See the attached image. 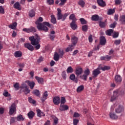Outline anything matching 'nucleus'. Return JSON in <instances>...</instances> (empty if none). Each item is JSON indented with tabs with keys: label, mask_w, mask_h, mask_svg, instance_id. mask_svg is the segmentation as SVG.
Masks as SVG:
<instances>
[{
	"label": "nucleus",
	"mask_w": 125,
	"mask_h": 125,
	"mask_svg": "<svg viewBox=\"0 0 125 125\" xmlns=\"http://www.w3.org/2000/svg\"><path fill=\"white\" fill-rule=\"evenodd\" d=\"M43 20L42 17H39L37 21L35 22L36 25H37V28L39 31H43V32H48V28L47 27H51V25L49 24V22L44 21L42 23L40 22H42ZM46 26L47 27H46Z\"/></svg>",
	"instance_id": "obj_1"
},
{
	"label": "nucleus",
	"mask_w": 125,
	"mask_h": 125,
	"mask_svg": "<svg viewBox=\"0 0 125 125\" xmlns=\"http://www.w3.org/2000/svg\"><path fill=\"white\" fill-rule=\"evenodd\" d=\"M29 41L31 42L32 45H36L35 48L36 49H40L41 48V44H40V41H41V37L38 34H35V36H31L29 38Z\"/></svg>",
	"instance_id": "obj_2"
},
{
	"label": "nucleus",
	"mask_w": 125,
	"mask_h": 125,
	"mask_svg": "<svg viewBox=\"0 0 125 125\" xmlns=\"http://www.w3.org/2000/svg\"><path fill=\"white\" fill-rule=\"evenodd\" d=\"M57 20H62V21H65L68 14L67 13L64 14L63 15L61 13V9L60 8L57 9Z\"/></svg>",
	"instance_id": "obj_3"
},
{
	"label": "nucleus",
	"mask_w": 125,
	"mask_h": 125,
	"mask_svg": "<svg viewBox=\"0 0 125 125\" xmlns=\"http://www.w3.org/2000/svg\"><path fill=\"white\" fill-rule=\"evenodd\" d=\"M16 112V104L15 103H13L10 107L9 109V115H12Z\"/></svg>",
	"instance_id": "obj_4"
},
{
	"label": "nucleus",
	"mask_w": 125,
	"mask_h": 125,
	"mask_svg": "<svg viewBox=\"0 0 125 125\" xmlns=\"http://www.w3.org/2000/svg\"><path fill=\"white\" fill-rule=\"evenodd\" d=\"M100 74H101V72H100V66H98L97 69H94L92 71V75L93 78H97V76H98V75H100Z\"/></svg>",
	"instance_id": "obj_5"
},
{
	"label": "nucleus",
	"mask_w": 125,
	"mask_h": 125,
	"mask_svg": "<svg viewBox=\"0 0 125 125\" xmlns=\"http://www.w3.org/2000/svg\"><path fill=\"white\" fill-rule=\"evenodd\" d=\"M119 90H116L113 92V95L111 97V101H114V100H116L118 96H119Z\"/></svg>",
	"instance_id": "obj_6"
},
{
	"label": "nucleus",
	"mask_w": 125,
	"mask_h": 125,
	"mask_svg": "<svg viewBox=\"0 0 125 125\" xmlns=\"http://www.w3.org/2000/svg\"><path fill=\"white\" fill-rule=\"evenodd\" d=\"M83 73V68L81 67H78L76 68L75 70V75L76 76H79L80 75H82Z\"/></svg>",
	"instance_id": "obj_7"
},
{
	"label": "nucleus",
	"mask_w": 125,
	"mask_h": 125,
	"mask_svg": "<svg viewBox=\"0 0 125 125\" xmlns=\"http://www.w3.org/2000/svg\"><path fill=\"white\" fill-rule=\"evenodd\" d=\"M25 48H27L30 51H34V47L31 44V43H26L24 44Z\"/></svg>",
	"instance_id": "obj_8"
},
{
	"label": "nucleus",
	"mask_w": 125,
	"mask_h": 125,
	"mask_svg": "<svg viewBox=\"0 0 125 125\" xmlns=\"http://www.w3.org/2000/svg\"><path fill=\"white\" fill-rule=\"evenodd\" d=\"M124 112V108L123 106L121 105H119L117 107L115 108V113L117 114H121Z\"/></svg>",
	"instance_id": "obj_9"
},
{
	"label": "nucleus",
	"mask_w": 125,
	"mask_h": 125,
	"mask_svg": "<svg viewBox=\"0 0 125 125\" xmlns=\"http://www.w3.org/2000/svg\"><path fill=\"white\" fill-rule=\"evenodd\" d=\"M77 21H72L70 24V27L72 30H75L78 29V24H77Z\"/></svg>",
	"instance_id": "obj_10"
},
{
	"label": "nucleus",
	"mask_w": 125,
	"mask_h": 125,
	"mask_svg": "<svg viewBox=\"0 0 125 125\" xmlns=\"http://www.w3.org/2000/svg\"><path fill=\"white\" fill-rule=\"evenodd\" d=\"M53 102L55 105H59L61 102L59 97H55L53 99Z\"/></svg>",
	"instance_id": "obj_11"
},
{
	"label": "nucleus",
	"mask_w": 125,
	"mask_h": 125,
	"mask_svg": "<svg viewBox=\"0 0 125 125\" xmlns=\"http://www.w3.org/2000/svg\"><path fill=\"white\" fill-rule=\"evenodd\" d=\"M78 41H79V38L76 36H73L71 38V42L73 46H75L77 44Z\"/></svg>",
	"instance_id": "obj_12"
},
{
	"label": "nucleus",
	"mask_w": 125,
	"mask_h": 125,
	"mask_svg": "<svg viewBox=\"0 0 125 125\" xmlns=\"http://www.w3.org/2000/svg\"><path fill=\"white\" fill-rule=\"evenodd\" d=\"M68 109H69V106H68V105L62 104L60 105L59 110L60 111H66L68 110Z\"/></svg>",
	"instance_id": "obj_13"
},
{
	"label": "nucleus",
	"mask_w": 125,
	"mask_h": 125,
	"mask_svg": "<svg viewBox=\"0 0 125 125\" xmlns=\"http://www.w3.org/2000/svg\"><path fill=\"white\" fill-rule=\"evenodd\" d=\"M100 43L101 45H105L106 44V39L104 36L101 37Z\"/></svg>",
	"instance_id": "obj_14"
},
{
	"label": "nucleus",
	"mask_w": 125,
	"mask_h": 125,
	"mask_svg": "<svg viewBox=\"0 0 125 125\" xmlns=\"http://www.w3.org/2000/svg\"><path fill=\"white\" fill-rule=\"evenodd\" d=\"M97 3L98 4L102 7L106 6V3H105V1H103V0H97Z\"/></svg>",
	"instance_id": "obj_15"
},
{
	"label": "nucleus",
	"mask_w": 125,
	"mask_h": 125,
	"mask_svg": "<svg viewBox=\"0 0 125 125\" xmlns=\"http://www.w3.org/2000/svg\"><path fill=\"white\" fill-rule=\"evenodd\" d=\"M47 96H48V94H47V91H46L43 93L42 97L41 99V101H42V102H44V101L46 100Z\"/></svg>",
	"instance_id": "obj_16"
},
{
	"label": "nucleus",
	"mask_w": 125,
	"mask_h": 125,
	"mask_svg": "<svg viewBox=\"0 0 125 125\" xmlns=\"http://www.w3.org/2000/svg\"><path fill=\"white\" fill-rule=\"evenodd\" d=\"M109 117L112 120H117V119L119 118V117L117 115H116V114L113 112H110L109 113Z\"/></svg>",
	"instance_id": "obj_17"
},
{
	"label": "nucleus",
	"mask_w": 125,
	"mask_h": 125,
	"mask_svg": "<svg viewBox=\"0 0 125 125\" xmlns=\"http://www.w3.org/2000/svg\"><path fill=\"white\" fill-rule=\"evenodd\" d=\"M99 67H100V69L102 70V71H107L108 70H110L111 69V67L109 66H104V67L101 66V64L99 65Z\"/></svg>",
	"instance_id": "obj_18"
},
{
	"label": "nucleus",
	"mask_w": 125,
	"mask_h": 125,
	"mask_svg": "<svg viewBox=\"0 0 125 125\" xmlns=\"http://www.w3.org/2000/svg\"><path fill=\"white\" fill-rule=\"evenodd\" d=\"M55 31L52 30L50 32V33L49 35V38L51 41H54V39H55Z\"/></svg>",
	"instance_id": "obj_19"
},
{
	"label": "nucleus",
	"mask_w": 125,
	"mask_h": 125,
	"mask_svg": "<svg viewBox=\"0 0 125 125\" xmlns=\"http://www.w3.org/2000/svg\"><path fill=\"white\" fill-rule=\"evenodd\" d=\"M21 6V5H20V3H19L18 1L16 2L14 4V7L16 9H18V10H21V9H22V8L20 7Z\"/></svg>",
	"instance_id": "obj_20"
},
{
	"label": "nucleus",
	"mask_w": 125,
	"mask_h": 125,
	"mask_svg": "<svg viewBox=\"0 0 125 125\" xmlns=\"http://www.w3.org/2000/svg\"><path fill=\"white\" fill-rule=\"evenodd\" d=\"M16 118L17 119V121L18 122H23V121L25 120V118H24L23 116L21 114L18 115L17 117H16Z\"/></svg>",
	"instance_id": "obj_21"
},
{
	"label": "nucleus",
	"mask_w": 125,
	"mask_h": 125,
	"mask_svg": "<svg viewBox=\"0 0 125 125\" xmlns=\"http://www.w3.org/2000/svg\"><path fill=\"white\" fill-rule=\"evenodd\" d=\"M37 113L38 117H39L40 118H41V117H42V116L43 117L45 116V115L43 114V112H42L40 109H37Z\"/></svg>",
	"instance_id": "obj_22"
},
{
	"label": "nucleus",
	"mask_w": 125,
	"mask_h": 125,
	"mask_svg": "<svg viewBox=\"0 0 125 125\" xmlns=\"http://www.w3.org/2000/svg\"><path fill=\"white\" fill-rule=\"evenodd\" d=\"M120 19L119 20V21H120L121 24L125 25V15L121 16L120 17Z\"/></svg>",
	"instance_id": "obj_23"
},
{
	"label": "nucleus",
	"mask_w": 125,
	"mask_h": 125,
	"mask_svg": "<svg viewBox=\"0 0 125 125\" xmlns=\"http://www.w3.org/2000/svg\"><path fill=\"white\" fill-rule=\"evenodd\" d=\"M22 52L21 51H17L14 53V56L16 57H21L22 55Z\"/></svg>",
	"instance_id": "obj_24"
},
{
	"label": "nucleus",
	"mask_w": 125,
	"mask_h": 125,
	"mask_svg": "<svg viewBox=\"0 0 125 125\" xmlns=\"http://www.w3.org/2000/svg\"><path fill=\"white\" fill-rule=\"evenodd\" d=\"M106 23H107V21H99V26L101 28H105L106 27Z\"/></svg>",
	"instance_id": "obj_25"
},
{
	"label": "nucleus",
	"mask_w": 125,
	"mask_h": 125,
	"mask_svg": "<svg viewBox=\"0 0 125 125\" xmlns=\"http://www.w3.org/2000/svg\"><path fill=\"white\" fill-rule=\"evenodd\" d=\"M83 89H84V86H83V85H81L77 87V92L80 93V92H82Z\"/></svg>",
	"instance_id": "obj_26"
},
{
	"label": "nucleus",
	"mask_w": 125,
	"mask_h": 125,
	"mask_svg": "<svg viewBox=\"0 0 125 125\" xmlns=\"http://www.w3.org/2000/svg\"><path fill=\"white\" fill-rule=\"evenodd\" d=\"M8 27L12 30H15V29H16V27H17V22H14L12 24L9 25Z\"/></svg>",
	"instance_id": "obj_27"
},
{
	"label": "nucleus",
	"mask_w": 125,
	"mask_h": 125,
	"mask_svg": "<svg viewBox=\"0 0 125 125\" xmlns=\"http://www.w3.org/2000/svg\"><path fill=\"white\" fill-rule=\"evenodd\" d=\"M27 116L29 119H32L34 118V116H35V113L33 111H30L27 114Z\"/></svg>",
	"instance_id": "obj_28"
},
{
	"label": "nucleus",
	"mask_w": 125,
	"mask_h": 125,
	"mask_svg": "<svg viewBox=\"0 0 125 125\" xmlns=\"http://www.w3.org/2000/svg\"><path fill=\"white\" fill-rule=\"evenodd\" d=\"M27 83H28V85L30 86L31 89H33L35 86V82L28 81Z\"/></svg>",
	"instance_id": "obj_29"
},
{
	"label": "nucleus",
	"mask_w": 125,
	"mask_h": 125,
	"mask_svg": "<svg viewBox=\"0 0 125 125\" xmlns=\"http://www.w3.org/2000/svg\"><path fill=\"white\" fill-rule=\"evenodd\" d=\"M69 19L70 20H72V22L77 21V18H76V16H75V14H74L70 15Z\"/></svg>",
	"instance_id": "obj_30"
},
{
	"label": "nucleus",
	"mask_w": 125,
	"mask_h": 125,
	"mask_svg": "<svg viewBox=\"0 0 125 125\" xmlns=\"http://www.w3.org/2000/svg\"><path fill=\"white\" fill-rule=\"evenodd\" d=\"M51 23H52L53 24H56V23H57V21H56V18H55V17L54 15H51Z\"/></svg>",
	"instance_id": "obj_31"
},
{
	"label": "nucleus",
	"mask_w": 125,
	"mask_h": 125,
	"mask_svg": "<svg viewBox=\"0 0 125 125\" xmlns=\"http://www.w3.org/2000/svg\"><path fill=\"white\" fill-rule=\"evenodd\" d=\"M33 94H35L36 96L39 97L41 95V93L40 92V90L38 89L34 90L32 92Z\"/></svg>",
	"instance_id": "obj_32"
},
{
	"label": "nucleus",
	"mask_w": 125,
	"mask_h": 125,
	"mask_svg": "<svg viewBox=\"0 0 125 125\" xmlns=\"http://www.w3.org/2000/svg\"><path fill=\"white\" fill-rule=\"evenodd\" d=\"M92 21H98L99 20V16L97 15H93L91 17Z\"/></svg>",
	"instance_id": "obj_33"
},
{
	"label": "nucleus",
	"mask_w": 125,
	"mask_h": 125,
	"mask_svg": "<svg viewBox=\"0 0 125 125\" xmlns=\"http://www.w3.org/2000/svg\"><path fill=\"white\" fill-rule=\"evenodd\" d=\"M21 91H22L23 92H24L25 94L27 95L30 92H31V91L30 89H29V87H27L26 88H25L24 89H22V90H21Z\"/></svg>",
	"instance_id": "obj_34"
},
{
	"label": "nucleus",
	"mask_w": 125,
	"mask_h": 125,
	"mask_svg": "<svg viewBox=\"0 0 125 125\" xmlns=\"http://www.w3.org/2000/svg\"><path fill=\"white\" fill-rule=\"evenodd\" d=\"M59 58H60L59 54H58V53L55 52L54 56V60H55V61H58Z\"/></svg>",
	"instance_id": "obj_35"
},
{
	"label": "nucleus",
	"mask_w": 125,
	"mask_h": 125,
	"mask_svg": "<svg viewBox=\"0 0 125 125\" xmlns=\"http://www.w3.org/2000/svg\"><path fill=\"white\" fill-rule=\"evenodd\" d=\"M116 83H121L122 82V78L120 75H116L115 77Z\"/></svg>",
	"instance_id": "obj_36"
},
{
	"label": "nucleus",
	"mask_w": 125,
	"mask_h": 125,
	"mask_svg": "<svg viewBox=\"0 0 125 125\" xmlns=\"http://www.w3.org/2000/svg\"><path fill=\"white\" fill-rule=\"evenodd\" d=\"M35 79H36L37 81L39 83H43V78H42L38 76H36Z\"/></svg>",
	"instance_id": "obj_37"
},
{
	"label": "nucleus",
	"mask_w": 125,
	"mask_h": 125,
	"mask_svg": "<svg viewBox=\"0 0 125 125\" xmlns=\"http://www.w3.org/2000/svg\"><path fill=\"white\" fill-rule=\"evenodd\" d=\"M113 13H115V9H109L107 14L108 15H112Z\"/></svg>",
	"instance_id": "obj_38"
},
{
	"label": "nucleus",
	"mask_w": 125,
	"mask_h": 125,
	"mask_svg": "<svg viewBox=\"0 0 125 125\" xmlns=\"http://www.w3.org/2000/svg\"><path fill=\"white\" fill-rule=\"evenodd\" d=\"M113 32H114V30L108 29L106 31V35H107V36H111V35L113 34Z\"/></svg>",
	"instance_id": "obj_39"
},
{
	"label": "nucleus",
	"mask_w": 125,
	"mask_h": 125,
	"mask_svg": "<svg viewBox=\"0 0 125 125\" xmlns=\"http://www.w3.org/2000/svg\"><path fill=\"white\" fill-rule=\"evenodd\" d=\"M66 72L67 74L73 73V72H74V69H73L72 66H69L66 70Z\"/></svg>",
	"instance_id": "obj_40"
},
{
	"label": "nucleus",
	"mask_w": 125,
	"mask_h": 125,
	"mask_svg": "<svg viewBox=\"0 0 125 125\" xmlns=\"http://www.w3.org/2000/svg\"><path fill=\"white\" fill-rule=\"evenodd\" d=\"M29 29V33H36L37 32V29L35 27H31Z\"/></svg>",
	"instance_id": "obj_41"
},
{
	"label": "nucleus",
	"mask_w": 125,
	"mask_h": 125,
	"mask_svg": "<svg viewBox=\"0 0 125 125\" xmlns=\"http://www.w3.org/2000/svg\"><path fill=\"white\" fill-rule=\"evenodd\" d=\"M27 87H28L27 84L25 83H22L21 86L20 87V88H21V90H23V89L27 88Z\"/></svg>",
	"instance_id": "obj_42"
},
{
	"label": "nucleus",
	"mask_w": 125,
	"mask_h": 125,
	"mask_svg": "<svg viewBox=\"0 0 125 125\" xmlns=\"http://www.w3.org/2000/svg\"><path fill=\"white\" fill-rule=\"evenodd\" d=\"M29 16L30 17H35V11H34V10H31L29 12Z\"/></svg>",
	"instance_id": "obj_43"
},
{
	"label": "nucleus",
	"mask_w": 125,
	"mask_h": 125,
	"mask_svg": "<svg viewBox=\"0 0 125 125\" xmlns=\"http://www.w3.org/2000/svg\"><path fill=\"white\" fill-rule=\"evenodd\" d=\"M16 121V117H11V119L10 120V125H12V124H14Z\"/></svg>",
	"instance_id": "obj_44"
},
{
	"label": "nucleus",
	"mask_w": 125,
	"mask_h": 125,
	"mask_svg": "<svg viewBox=\"0 0 125 125\" xmlns=\"http://www.w3.org/2000/svg\"><path fill=\"white\" fill-rule=\"evenodd\" d=\"M80 21L82 25H84L87 23V21H85V20H84L83 18L80 19Z\"/></svg>",
	"instance_id": "obj_45"
},
{
	"label": "nucleus",
	"mask_w": 125,
	"mask_h": 125,
	"mask_svg": "<svg viewBox=\"0 0 125 125\" xmlns=\"http://www.w3.org/2000/svg\"><path fill=\"white\" fill-rule=\"evenodd\" d=\"M80 77V79H81V80H83V81H86L87 79V76L85 74L81 75Z\"/></svg>",
	"instance_id": "obj_46"
},
{
	"label": "nucleus",
	"mask_w": 125,
	"mask_h": 125,
	"mask_svg": "<svg viewBox=\"0 0 125 125\" xmlns=\"http://www.w3.org/2000/svg\"><path fill=\"white\" fill-rule=\"evenodd\" d=\"M66 103V99L64 97H61V105L65 104Z\"/></svg>",
	"instance_id": "obj_47"
},
{
	"label": "nucleus",
	"mask_w": 125,
	"mask_h": 125,
	"mask_svg": "<svg viewBox=\"0 0 125 125\" xmlns=\"http://www.w3.org/2000/svg\"><path fill=\"white\" fill-rule=\"evenodd\" d=\"M59 56L60 57L62 58L63 55H64V52L63 51V49H59Z\"/></svg>",
	"instance_id": "obj_48"
},
{
	"label": "nucleus",
	"mask_w": 125,
	"mask_h": 125,
	"mask_svg": "<svg viewBox=\"0 0 125 125\" xmlns=\"http://www.w3.org/2000/svg\"><path fill=\"white\" fill-rule=\"evenodd\" d=\"M88 28V26H87V25H83L82 26V30L83 32H86V31H87Z\"/></svg>",
	"instance_id": "obj_49"
},
{
	"label": "nucleus",
	"mask_w": 125,
	"mask_h": 125,
	"mask_svg": "<svg viewBox=\"0 0 125 125\" xmlns=\"http://www.w3.org/2000/svg\"><path fill=\"white\" fill-rule=\"evenodd\" d=\"M79 5H81L83 7L84 6V1L83 0H80L78 2Z\"/></svg>",
	"instance_id": "obj_50"
},
{
	"label": "nucleus",
	"mask_w": 125,
	"mask_h": 125,
	"mask_svg": "<svg viewBox=\"0 0 125 125\" xmlns=\"http://www.w3.org/2000/svg\"><path fill=\"white\" fill-rule=\"evenodd\" d=\"M70 49H71V51H72L74 48H73V45H71L70 47H67L65 49V52H69L70 51Z\"/></svg>",
	"instance_id": "obj_51"
},
{
	"label": "nucleus",
	"mask_w": 125,
	"mask_h": 125,
	"mask_svg": "<svg viewBox=\"0 0 125 125\" xmlns=\"http://www.w3.org/2000/svg\"><path fill=\"white\" fill-rule=\"evenodd\" d=\"M28 101L30 103H32V104H36V101L35 100H33L32 98H29Z\"/></svg>",
	"instance_id": "obj_52"
},
{
	"label": "nucleus",
	"mask_w": 125,
	"mask_h": 125,
	"mask_svg": "<svg viewBox=\"0 0 125 125\" xmlns=\"http://www.w3.org/2000/svg\"><path fill=\"white\" fill-rule=\"evenodd\" d=\"M84 75L87 76V77L90 74V71L89 69H87L84 72Z\"/></svg>",
	"instance_id": "obj_53"
},
{
	"label": "nucleus",
	"mask_w": 125,
	"mask_h": 125,
	"mask_svg": "<svg viewBox=\"0 0 125 125\" xmlns=\"http://www.w3.org/2000/svg\"><path fill=\"white\" fill-rule=\"evenodd\" d=\"M20 84L19 83H16L14 85V87H15V88H16V90H18V89H19V86H20Z\"/></svg>",
	"instance_id": "obj_54"
},
{
	"label": "nucleus",
	"mask_w": 125,
	"mask_h": 125,
	"mask_svg": "<svg viewBox=\"0 0 125 125\" xmlns=\"http://www.w3.org/2000/svg\"><path fill=\"white\" fill-rule=\"evenodd\" d=\"M47 3L49 5H52V4L54 3V0H47Z\"/></svg>",
	"instance_id": "obj_55"
},
{
	"label": "nucleus",
	"mask_w": 125,
	"mask_h": 125,
	"mask_svg": "<svg viewBox=\"0 0 125 125\" xmlns=\"http://www.w3.org/2000/svg\"><path fill=\"white\" fill-rule=\"evenodd\" d=\"M62 76L63 80H66V71H63L62 74Z\"/></svg>",
	"instance_id": "obj_56"
},
{
	"label": "nucleus",
	"mask_w": 125,
	"mask_h": 125,
	"mask_svg": "<svg viewBox=\"0 0 125 125\" xmlns=\"http://www.w3.org/2000/svg\"><path fill=\"white\" fill-rule=\"evenodd\" d=\"M70 79L71 80V81H75V79H76V76L75 74H72L70 76Z\"/></svg>",
	"instance_id": "obj_57"
},
{
	"label": "nucleus",
	"mask_w": 125,
	"mask_h": 125,
	"mask_svg": "<svg viewBox=\"0 0 125 125\" xmlns=\"http://www.w3.org/2000/svg\"><path fill=\"white\" fill-rule=\"evenodd\" d=\"M119 90V95H125V91L124 90Z\"/></svg>",
	"instance_id": "obj_58"
},
{
	"label": "nucleus",
	"mask_w": 125,
	"mask_h": 125,
	"mask_svg": "<svg viewBox=\"0 0 125 125\" xmlns=\"http://www.w3.org/2000/svg\"><path fill=\"white\" fill-rule=\"evenodd\" d=\"M79 120L77 119H73V125H78V124L79 123Z\"/></svg>",
	"instance_id": "obj_59"
},
{
	"label": "nucleus",
	"mask_w": 125,
	"mask_h": 125,
	"mask_svg": "<svg viewBox=\"0 0 125 125\" xmlns=\"http://www.w3.org/2000/svg\"><path fill=\"white\" fill-rule=\"evenodd\" d=\"M3 95L5 96V97H7L8 96H10V94L8 93V92L6 91L3 93Z\"/></svg>",
	"instance_id": "obj_60"
},
{
	"label": "nucleus",
	"mask_w": 125,
	"mask_h": 125,
	"mask_svg": "<svg viewBox=\"0 0 125 125\" xmlns=\"http://www.w3.org/2000/svg\"><path fill=\"white\" fill-rule=\"evenodd\" d=\"M61 2L59 3V5L60 6H62V5H64L65 4V2H66V0H61Z\"/></svg>",
	"instance_id": "obj_61"
},
{
	"label": "nucleus",
	"mask_w": 125,
	"mask_h": 125,
	"mask_svg": "<svg viewBox=\"0 0 125 125\" xmlns=\"http://www.w3.org/2000/svg\"><path fill=\"white\" fill-rule=\"evenodd\" d=\"M114 43L116 45H119V44H120V43H121V40H115V42H114Z\"/></svg>",
	"instance_id": "obj_62"
},
{
	"label": "nucleus",
	"mask_w": 125,
	"mask_h": 125,
	"mask_svg": "<svg viewBox=\"0 0 125 125\" xmlns=\"http://www.w3.org/2000/svg\"><path fill=\"white\" fill-rule=\"evenodd\" d=\"M0 13L4 14V9L2 8V6H0Z\"/></svg>",
	"instance_id": "obj_63"
},
{
	"label": "nucleus",
	"mask_w": 125,
	"mask_h": 125,
	"mask_svg": "<svg viewBox=\"0 0 125 125\" xmlns=\"http://www.w3.org/2000/svg\"><path fill=\"white\" fill-rule=\"evenodd\" d=\"M116 25H117V23L116 22H114L112 24H111L109 26L110 28H115L116 27Z\"/></svg>",
	"instance_id": "obj_64"
}]
</instances>
